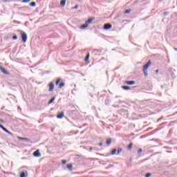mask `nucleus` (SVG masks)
Wrapping results in <instances>:
<instances>
[{
	"instance_id": "22",
	"label": "nucleus",
	"mask_w": 177,
	"mask_h": 177,
	"mask_svg": "<svg viewBox=\"0 0 177 177\" xmlns=\"http://www.w3.org/2000/svg\"><path fill=\"white\" fill-rule=\"evenodd\" d=\"M63 86H64V82L59 83V88H62Z\"/></svg>"
},
{
	"instance_id": "17",
	"label": "nucleus",
	"mask_w": 177,
	"mask_h": 177,
	"mask_svg": "<svg viewBox=\"0 0 177 177\" xmlns=\"http://www.w3.org/2000/svg\"><path fill=\"white\" fill-rule=\"evenodd\" d=\"M55 99H56V97H53L51 100L48 101V104H52V103L55 102Z\"/></svg>"
},
{
	"instance_id": "14",
	"label": "nucleus",
	"mask_w": 177,
	"mask_h": 177,
	"mask_svg": "<svg viewBox=\"0 0 177 177\" xmlns=\"http://www.w3.org/2000/svg\"><path fill=\"white\" fill-rule=\"evenodd\" d=\"M18 138L19 139V140H26L27 142H30V139L27 138L19 137Z\"/></svg>"
},
{
	"instance_id": "8",
	"label": "nucleus",
	"mask_w": 177,
	"mask_h": 177,
	"mask_svg": "<svg viewBox=\"0 0 177 177\" xmlns=\"http://www.w3.org/2000/svg\"><path fill=\"white\" fill-rule=\"evenodd\" d=\"M93 20H95V17H91L87 21H86V23L88 26H89V24H91Z\"/></svg>"
},
{
	"instance_id": "15",
	"label": "nucleus",
	"mask_w": 177,
	"mask_h": 177,
	"mask_svg": "<svg viewBox=\"0 0 177 177\" xmlns=\"http://www.w3.org/2000/svg\"><path fill=\"white\" fill-rule=\"evenodd\" d=\"M133 146V143L130 142L129 145L127 146V149L128 150H131Z\"/></svg>"
},
{
	"instance_id": "31",
	"label": "nucleus",
	"mask_w": 177,
	"mask_h": 177,
	"mask_svg": "<svg viewBox=\"0 0 177 177\" xmlns=\"http://www.w3.org/2000/svg\"><path fill=\"white\" fill-rule=\"evenodd\" d=\"M72 9H78V5H76L75 7H73Z\"/></svg>"
},
{
	"instance_id": "29",
	"label": "nucleus",
	"mask_w": 177,
	"mask_h": 177,
	"mask_svg": "<svg viewBox=\"0 0 177 177\" xmlns=\"http://www.w3.org/2000/svg\"><path fill=\"white\" fill-rule=\"evenodd\" d=\"M151 176V174L150 173H147L146 175H145V177H150Z\"/></svg>"
},
{
	"instance_id": "9",
	"label": "nucleus",
	"mask_w": 177,
	"mask_h": 177,
	"mask_svg": "<svg viewBox=\"0 0 177 177\" xmlns=\"http://www.w3.org/2000/svg\"><path fill=\"white\" fill-rule=\"evenodd\" d=\"M64 117V112H61L57 115V118L61 120V118H63Z\"/></svg>"
},
{
	"instance_id": "13",
	"label": "nucleus",
	"mask_w": 177,
	"mask_h": 177,
	"mask_svg": "<svg viewBox=\"0 0 177 177\" xmlns=\"http://www.w3.org/2000/svg\"><path fill=\"white\" fill-rule=\"evenodd\" d=\"M88 25L85 22L84 24H83V25H82V26H80V28H81L82 30H84V29L88 27Z\"/></svg>"
},
{
	"instance_id": "41",
	"label": "nucleus",
	"mask_w": 177,
	"mask_h": 177,
	"mask_svg": "<svg viewBox=\"0 0 177 177\" xmlns=\"http://www.w3.org/2000/svg\"><path fill=\"white\" fill-rule=\"evenodd\" d=\"M151 89H152V88H151L149 89V91H151Z\"/></svg>"
},
{
	"instance_id": "35",
	"label": "nucleus",
	"mask_w": 177,
	"mask_h": 177,
	"mask_svg": "<svg viewBox=\"0 0 177 177\" xmlns=\"http://www.w3.org/2000/svg\"><path fill=\"white\" fill-rule=\"evenodd\" d=\"M0 122H5V121L3 120H2V119H0Z\"/></svg>"
},
{
	"instance_id": "21",
	"label": "nucleus",
	"mask_w": 177,
	"mask_h": 177,
	"mask_svg": "<svg viewBox=\"0 0 177 177\" xmlns=\"http://www.w3.org/2000/svg\"><path fill=\"white\" fill-rule=\"evenodd\" d=\"M115 153H117V149H113L111 151V156H114V154H115Z\"/></svg>"
},
{
	"instance_id": "34",
	"label": "nucleus",
	"mask_w": 177,
	"mask_h": 177,
	"mask_svg": "<svg viewBox=\"0 0 177 177\" xmlns=\"http://www.w3.org/2000/svg\"><path fill=\"white\" fill-rule=\"evenodd\" d=\"M99 146H103V142H100Z\"/></svg>"
},
{
	"instance_id": "11",
	"label": "nucleus",
	"mask_w": 177,
	"mask_h": 177,
	"mask_svg": "<svg viewBox=\"0 0 177 177\" xmlns=\"http://www.w3.org/2000/svg\"><path fill=\"white\" fill-rule=\"evenodd\" d=\"M125 84H127V85H135V81H126Z\"/></svg>"
},
{
	"instance_id": "23",
	"label": "nucleus",
	"mask_w": 177,
	"mask_h": 177,
	"mask_svg": "<svg viewBox=\"0 0 177 177\" xmlns=\"http://www.w3.org/2000/svg\"><path fill=\"white\" fill-rule=\"evenodd\" d=\"M122 151V148H119L118 150H117V154H120V153H121Z\"/></svg>"
},
{
	"instance_id": "18",
	"label": "nucleus",
	"mask_w": 177,
	"mask_h": 177,
	"mask_svg": "<svg viewBox=\"0 0 177 177\" xmlns=\"http://www.w3.org/2000/svg\"><path fill=\"white\" fill-rule=\"evenodd\" d=\"M107 146H110L111 145V138H109L106 140Z\"/></svg>"
},
{
	"instance_id": "24",
	"label": "nucleus",
	"mask_w": 177,
	"mask_h": 177,
	"mask_svg": "<svg viewBox=\"0 0 177 177\" xmlns=\"http://www.w3.org/2000/svg\"><path fill=\"white\" fill-rule=\"evenodd\" d=\"M31 0H22V3H27L30 2Z\"/></svg>"
},
{
	"instance_id": "7",
	"label": "nucleus",
	"mask_w": 177,
	"mask_h": 177,
	"mask_svg": "<svg viewBox=\"0 0 177 177\" xmlns=\"http://www.w3.org/2000/svg\"><path fill=\"white\" fill-rule=\"evenodd\" d=\"M33 156L35 157H41V153L39 152V149L36 150L34 153H33Z\"/></svg>"
},
{
	"instance_id": "12",
	"label": "nucleus",
	"mask_w": 177,
	"mask_h": 177,
	"mask_svg": "<svg viewBox=\"0 0 177 177\" xmlns=\"http://www.w3.org/2000/svg\"><path fill=\"white\" fill-rule=\"evenodd\" d=\"M122 89H124V91H129V89H131V87L128 86H122Z\"/></svg>"
},
{
	"instance_id": "32",
	"label": "nucleus",
	"mask_w": 177,
	"mask_h": 177,
	"mask_svg": "<svg viewBox=\"0 0 177 177\" xmlns=\"http://www.w3.org/2000/svg\"><path fill=\"white\" fill-rule=\"evenodd\" d=\"M62 164H66V162H67V160H62Z\"/></svg>"
},
{
	"instance_id": "4",
	"label": "nucleus",
	"mask_w": 177,
	"mask_h": 177,
	"mask_svg": "<svg viewBox=\"0 0 177 177\" xmlns=\"http://www.w3.org/2000/svg\"><path fill=\"white\" fill-rule=\"evenodd\" d=\"M0 71H1V73H3V74H5L6 75H10V73H9V71H6V69L2 66H0Z\"/></svg>"
},
{
	"instance_id": "38",
	"label": "nucleus",
	"mask_w": 177,
	"mask_h": 177,
	"mask_svg": "<svg viewBox=\"0 0 177 177\" xmlns=\"http://www.w3.org/2000/svg\"><path fill=\"white\" fill-rule=\"evenodd\" d=\"M17 24H20V21H17Z\"/></svg>"
},
{
	"instance_id": "19",
	"label": "nucleus",
	"mask_w": 177,
	"mask_h": 177,
	"mask_svg": "<svg viewBox=\"0 0 177 177\" xmlns=\"http://www.w3.org/2000/svg\"><path fill=\"white\" fill-rule=\"evenodd\" d=\"M61 6H66V0H62L60 1Z\"/></svg>"
},
{
	"instance_id": "20",
	"label": "nucleus",
	"mask_w": 177,
	"mask_h": 177,
	"mask_svg": "<svg viewBox=\"0 0 177 177\" xmlns=\"http://www.w3.org/2000/svg\"><path fill=\"white\" fill-rule=\"evenodd\" d=\"M89 56H90V54H89V53H88L84 59V62H88L89 60Z\"/></svg>"
},
{
	"instance_id": "39",
	"label": "nucleus",
	"mask_w": 177,
	"mask_h": 177,
	"mask_svg": "<svg viewBox=\"0 0 177 177\" xmlns=\"http://www.w3.org/2000/svg\"><path fill=\"white\" fill-rule=\"evenodd\" d=\"M3 125H2V124H0V128H2V127H3Z\"/></svg>"
},
{
	"instance_id": "2",
	"label": "nucleus",
	"mask_w": 177,
	"mask_h": 177,
	"mask_svg": "<svg viewBox=\"0 0 177 177\" xmlns=\"http://www.w3.org/2000/svg\"><path fill=\"white\" fill-rule=\"evenodd\" d=\"M151 65V61L149 60L145 65L143 66V73L145 77H147V69Z\"/></svg>"
},
{
	"instance_id": "40",
	"label": "nucleus",
	"mask_w": 177,
	"mask_h": 177,
	"mask_svg": "<svg viewBox=\"0 0 177 177\" xmlns=\"http://www.w3.org/2000/svg\"><path fill=\"white\" fill-rule=\"evenodd\" d=\"M14 23H17V21H14Z\"/></svg>"
},
{
	"instance_id": "30",
	"label": "nucleus",
	"mask_w": 177,
	"mask_h": 177,
	"mask_svg": "<svg viewBox=\"0 0 177 177\" xmlns=\"http://www.w3.org/2000/svg\"><path fill=\"white\" fill-rule=\"evenodd\" d=\"M12 39H14V40L17 39V35H14V36L12 37Z\"/></svg>"
},
{
	"instance_id": "28",
	"label": "nucleus",
	"mask_w": 177,
	"mask_h": 177,
	"mask_svg": "<svg viewBox=\"0 0 177 177\" xmlns=\"http://www.w3.org/2000/svg\"><path fill=\"white\" fill-rule=\"evenodd\" d=\"M169 14V12H163V16H168Z\"/></svg>"
},
{
	"instance_id": "33",
	"label": "nucleus",
	"mask_w": 177,
	"mask_h": 177,
	"mask_svg": "<svg viewBox=\"0 0 177 177\" xmlns=\"http://www.w3.org/2000/svg\"><path fill=\"white\" fill-rule=\"evenodd\" d=\"M142 149H139L138 151V154H139L140 153H142Z\"/></svg>"
},
{
	"instance_id": "16",
	"label": "nucleus",
	"mask_w": 177,
	"mask_h": 177,
	"mask_svg": "<svg viewBox=\"0 0 177 177\" xmlns=\"http://www.w3.org/2000/svg\"><path fill=\"white\" fill-rule=\"evenodd\" d=\"M66 167L68 168V169H69V171H72L73 170V165H71V164H68L66 165Z\"/></svg>"
},
{
	"instance_id": "10",
	"label": "nucleus",
	"mask_w": 177,
	"mask_h": 177,
	"mask_svg": "<svg viewBox=\"0 0 177 177\" xmlns=\"http://www.w3.org/2000/svg\"><path fill=\"white\" fill-rule=\"evenodd\" d=\"M1 128V129H3V131H4V132H6V133H8L9 135H12V133L8 130H7V129L5 128V127L2 126Z\"/></svg>"
},
{
	"instance_id": "37",
	"label": "nucleus",
	"mask_w": 177,
	"mask_h": 177,
	"mask_svg": "<svg viewBox=\"0 0 177 177\" xmlns=\"http://www.w3.org/2000/svg\"><path fill=\"white\" fill-rule=\"evenodd\" d=\"M174 49L177 52V48H174Z\"/></svg>"
},
{
	"instance_id": "5",
	"label": "nucleus",
	"mask_w": 177,
	"mask_h": 177,
	"mask_svg": "<svg viewBox=\"0 0 177 177\" xmlns=\"http://www.w3.org/2000/svg\"><path fill=\"white\" fill-rule=\"evenodd\" d=\"M48 87H49L48 92H53V91L55 89V84L52 82H50L48 84Z\"/></svg>"
},
{
	"instance_id": "3",
	"label": "nucleus",
	"mask_w": 177,
	"mask_h": 177,
	"mask_svg": "<svg viewBox=\"0 0 177 177\" xmlns=\"http://www.w3.org/2000/svg\"><path fill=\"white\" fill-rule=\"evenodd\" d=\"M20 34H21L22 42H24V44H26V42H27V33L23 30H21Z\"/></svg>"
},
{
	"instance_id": "26",
	"label": "nucleus",
	"mask_w": 177,
	"mask_h": 177,
	"mask_svg": "<svg viewBox=\"0 0 177 177\" xmlns=\"http://www.w3.org/2000/svg\"><path fill=\"white\" fill-rule=\"evenodd\" d=\"M59 84H60V79L57 80L55 82V85H59Z\"/></svg>"
},
{
	"instance_id": "6",
	"label": "nucleus",
	"mask_w": 177,
	"mask_h": 177,
	"mask_svg": "<svg viewBox=\"0 0 177 177\" xmlns=\"http://www.w3.org/2000/svg\"><path fill=\"white\" fill-rule=\"evenodd\" d=\"M111 27H113L111 24H105L104 25V30H110V28H111Z\"/></svg>"
},
{
	"instance_id": "1",
	"label": "nucleus",
	"mask_w": 177,
	"mask_h": 177,
	"mask_svg": "<svg viewBox=\"0 0 177 177\" xmlns=\"http://www.w3.org/2000/svg\"><path fill=\"white\" fill-rule=\"evenodd\" d=\"M19 176L28 177V171L26 169V167H23L19 169Z\"/></svg>"
},
{
	"instance_id": "36",
	"label": "nucleus",
	"mask_w": 177,
	"mask_h": 177,
	"mask_svg": "<svg viewBox=\"0 0 177 177\" xmlns=\"http://www.w3.org/2000/svg\"><path fill=\"white\" fill-rule=\"evenodd\" d=\"M156 73L158 74V69L156 70Z\"/></svg>"
},
{
	"instance_id": "27",
	"label": "nucleus",
	"mask_w": 177,
	"mask_h": 177,
	"mask_svg": "<svg viewBox=\"0 0 177 177\" xmlns=\"http://www.w3.org/2000/svg\"><path fill=\"white\" fill-rule=\"evenodd\" d=\"M124 13L128 14V13H131V9H127L124 11Z\"/></svg>"
},
{
	"instance_id": "25",
	"label": "nucleus",
	"mask_w": 177,
	"mask_h": 177,
	"mask_svg": "<svg viewBox=\"0 0 177 177\" xmlns=\"http://www.w3.org/2000/svg\"><path fill=\"white\" fill-rule=\"evenodd\" d=\"M35 5H36L35 1H33V2L30 3V6H32V7L35 6Z\"/></svg>"
}]
</instances>
